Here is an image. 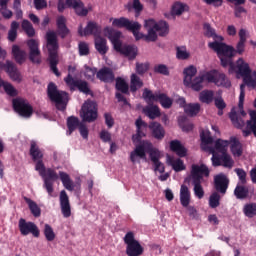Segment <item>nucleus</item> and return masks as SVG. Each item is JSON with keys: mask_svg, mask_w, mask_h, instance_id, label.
Listing matches in <instances>:
<instances>
[{"mask_svg": "<svg viewBox=\"0 0 256 256\" xmlns=\"http://www.w3.org/2000/svg\"><path fill=\"white\" fill-rule=\"evenodd\" d=\"M228 143L233 157H241L243 155V144L237 137H230V141H228Z\"/></svg>", "mask_w": 256, "mask_h": 256, "instance_id": "obj_25", "label": "nucleus"}, {"mask_svg": "<svg viewBox=\"0 0 256 256\" xmlns=\"http://www.w3.org/2000/svg\"><path fill=\"white\" fill-rule=\"evenodd\" d=\"M214 185L216 191L219 193H227V188L229 187V179L225 174H218L214 178Z\"/></svg>", "mask_w": 256, "mask_h": 256, "instance_id": "obj_24", "label": "nucleus"}, {"mask_svg": "<svg viewBox=\"0 0 256 256\" xmlns=\"http://www.w3.org/2000/svg\"><path fill=\"white\" fill-rule=\"evenodd\" d=\"M9 0H0V13L3 15L5 19H11L13 17V12L7 9V4Z\"/></svg>", "mask_w": 256, "mask_h": 256, "instance_id": "obj_49", "label": "nucleus"}, {"mask_svg": "<svg viewBox=\"0 0 256 256\" xmlns=\"http://www.w3.org/2000/svg\"><path fill=\"white\" fill-rule=\"evenodd\" d=\"M95 49L100 53V55H105V53L109 51V47H107V40L101 36H97L95 38Z\"/></svg>", "mask_w": 256, "mask_h": 256, "instance_id": "obj_37", "label": "nucleus"}, {"mask_svg": "<svg viewBox=\"0 0 256 256\" xmlns=\"http://www.w3.org/2000/svg\"><path fill=\"white\" fill-rule=\"evenodd\" d=\"M36 171H38L40 177H42L44 181V187L49 195V197H53V181H57L59 179V175L57 172L51 168L46 169L43 161H38L35 166Z\"/></svg>", "mask_w": 256, "mask_h": 256, "instance_id": "obj_7", "label": "nucleus"}, {"mask_svg": "<svg viewBox=\"0 0 256 256\" xmlns=\"http://www.w3.org/2000/svg\"><path fill=\"white\" fill-rule=\"evenodd\" d=\"M144 113L149 119H157V117H160L161 115L158 106H148L144 109Z\"/></svg>", "mask_w": 256, "mask_h": 256, "instance_id": "obj_47", "label": "nucleus"}, {"mask_svg": "<svg viewBox=\"0 0 256 256\" xmlns=\"http://www.w3.org/2000/svg\"><path fill=\"white\" fill-rule=\"evenodd\" d=\"M203 29L205 37L214 40L213 42L208 43V47L217 53L220 61H222L223 65H226L227 60H225V57L227 55H233V53H235V48L223 43V36L217 34L215 28L211 27V24L205 23Z\"/></svg>", "mask_w": 256, "mask_h": 256, "instance_id": "obj_3", "label": "nucleus"}, {"mask_svg": "<svg viewBox=\"0 0 256 256\" xmlns=\"http://www.w3.org/2000/svg\"><path fill=\"white\" fill-rule=\"evenodd\" d=\"M19 29V24L17 21L11 23V28L8 32V39L10 41H15L17 39V30Z\"/></svg>", "mask_w": 256, "mask_h": 256, "instance_id": "obj_54", "label": "nucleus"}, {"mask_svg": "<svg viewBox=\"0 0 256 256\" xmlns=\"http://www.w3.org/2000/svg\"><path fill=\"white\" fill-rule=\"evenodd\" d=\"M22 29L25 31L26 35L28 37H34L35 36V28H33V24L29 22V20H23L22 21Z\"/></svg>", "mask_w": 256, "mask_h": 256, "instance_id": "obj_51", "label": "nucleus"}, {"mask_svg": "<svg viewBox=\"0 0 256 256\" xmlns=\"http://www.w3.org/2000/svg\"><path fill=\"white\" fill-rule=\"evenodd\" d=\"M18 227L21 235L27 236L31 234L33 237H39L40 235V231L37 225L33 222H27L23 218L19 220Z\"/></svg>", "mask_w": 256, "mask_h": 256, "instance_id": "obj_19", "label": "nucleus"}, {"mask_svg": "<svg viewBox=\"0 0 256 256\" xmlns=\"http://www.w3.org/2000/svg\"><path fill=\"white\" fill-rule=\"evenodd\" d=\"M60 209L63 217H71V204L69 203V196L65 190L60 192Z\"/></svg>", "mask_w": 256, "mask_h": 256, "instance_id": "obj_23", "label": "nucleus"}, {"mask_svg": "<svg viewBox=\"0 0 256 256\" xmlns=\"http://www.w3.org/2000/svg\"><path fill=\"white\" fill-rule=\"evenodd\" d=\"M44 237L48 241H55V231H53V227L49 224L44 225Z\"/></svg>", "mask_w": 256, "mask_h": 256, "instance_id": "obj_53", "label": "nucleus"}, {"mask_svg": "<svg viewBox=\"0 0 256 256\" xmlns=\"http://www.w3.org/2000/svg\"><path fill=\"white\" fill-rule=\"evenodd\" d=\"M13 108L18 115L21 117L29 118L31 115H33V107H31V104L27 102V100L22 98H16L13 100Z\"/></svg>", "mask_w": 256, "mask_h": 256, "instance_id": "obj_16", "label": "nucleus"}, {"mask_svg": "<svg viewBox=\"0 0 256 256\" xmlns=\"http://www.w3.org/2000/svg\"><path fill=\"white\" fill-rule=\"evenodd\" d=\"M154 71L160 73V75H169V68L165 64L156 65Z\"/></svg>", "mask_w": 256, "mask_h": 256, "instance_id": "obj_61", "label": "nucleus"}, {"mask_svg": "<svg viewBox=\"0 0 256 256\" xmlns=\"http://www.w3.org/2000/svg\"><path fill=\"white\" fill-rule=\"evenodd\" d=\"M234 195L236 199H245L249 195V188L238 183L234 190Z\"/></svg>", "mask_w": 256, "mask_h": 256, "instance_id": "obj_44", "label": "nucleus"}, {"mask_svg": "<svg viewBox=\"0 0 256 256\" xmlns=\"http://www.w3.org/2000/svg\"><path fill=\"white\" fill-rule=\"evenodd\" d=\"M147 147H151V142L142 141L136 145L135 149L130 153V161L132 163H140L141 159L147 160Z\"/></svg>", "mask_w": 256, "mask_h": 256, "instance_id": "obj_15", "label": "nucleus"}, {"mask_svg": "<svg viewBox=\"0 0 256 256\" xmlns=\"http://www.w3.org/2000/svg\"><path fill=\"white\" fill-rule=\"evenodd\" d=\"M203 177H209V168L207 167V165L193 164L191 166L190 179L194 186V195L198 199H203V197H205V191L203 190V186L201 185Z\"/></svg>", "mask_w": 256, "mask_h": 256, "instance_id": "obj_5", "label": "nucleus"}, {"mask_svg": "<svg viewBox=\"0 0 256 256\" xmlns=\"http://www.w3.org/2000/svg\"><path fill=\"white\" fill-rule=\"evenodd\" d=\"M201 149L212 155L211 161L213 167H226V169H232L235 165V161L231 155L227 153L229 147V140L218 139L213 145V137L209 129L202 130L200 133Z\"/></svg>", "mask_w": 256, "mask_h": 256, "instance_id": "obj_2", "label": "nucleus"}, {"mask_svg": "<svg viewBox=\"0 0 256 256\" xmlns=\"http://www.w3.org/2000/svg\"><path fill=\"white\" fill-rule=\"evenodd\" d=\"M166 163L172 167L176 171V173H179L180 171H185V163L180 158H175L172 156L167 155L166 156Z\"/></svg>", "mask_w": 256, "mask_h": 256, "instance_id": "obj_28", "label": "nucleus"}, {"mask_svg": "<svg viewBox=\"0 0 256 256\" xmlns=\"http://www.w3.org/2000/svg\"><path fill=\"white\" fill-rule=\"evenodd\" d=\"M234 171L239 179V184L245 185L247 183V172L243 168H236Z\"/></svg>", "mask_w": 256, "mask_h": 256, "instance_id": "obj_55", "label": "nucleus"}, {"mask_svg": "<svg viewBox=\"0 0 256 256\" xmlns=\"http://www.w3.org/2000/svg\"><path fill=\"white\" fill-rule=\"evenodd\" d=\"M3 67L5 68L6 73L9 75L12 81H15L16 83H21L23 81L21 72L13 62L9 60H7L5 64L0 62V69H3ZM4 84L5 82L0 78V88L3 87Z\"/></svg>", "mask_w": 256, "mask_h": 256, "instance_id": "obj_14", "label": "nucleus"}, {"mask_svg": "<svg viewBox=\"0 0 256 256\" xmlns=\"http://www.w3.org/2000/svg\"><path fill=\"white\" fill-rule=\"evenodd\" d=\"M78 129H79L80 135H81V137H83V139H87V137H89V130L87 129V126L85 125L84 122L80 123V126Z\"/></svg>", "mask_w": 256, "mask_h": 256, "instance_id": "obj_62", "label": "nucleus"}, {"mask_svg": "<svg viewBox=\"0 0 256 256\" xmlns=\"http://www.w3.org/2000/svg\"><path fill=\"white\" fill-rule=\"evenodd\" d=\"M81 125V122L79 121V118L75 116H71L67 119V127L68 131L66 132L67 135H71L77 127L79 128Z\"/></svg>", "mask_w": 256, "mask_h": 256, "instance_id": "obj_40", "label": "nucleus"}, {"mask_svg": "<svg viewBox=\"0 0 256 256\" xmlns=\"http://www.w3.org/2000/svg\"><path fill=\"white\" fill-rule=\"evenodd\" d=\"M143 87V81L137 74H132L130 77V91L132 93H135L138 89H141Z\"/></svg>", "mask_w": 256, "mask_h": 256, "instance_id": "obj_41", "label": "nucleus"}, {"mask_svg": "<svg viewBox=\"0 0 256 256\" xmlns=\"http://www.w3.org/2000/svg\"><path fill=\"white\" fill-rule=\"evenodd\" d=\"M207 83H215L217 87H231V81L227 76L217 70L205 72Z\"/></svg>", "mask_w": 256, "mask_h": 256, "instance_id": "obj_12", "label": "nucleus"}, {"mask_svg": "<svg viewBox=\"0 0 256 256\" xmlns=\"http://www.w3.org/2000/svg\"><path fill=\"white\" fill-rule=\"evenodd\" d=\"M30 155L33 161H41L43 159V152H41L35 141H31Z\"/></svg>", "mask_w": 256, "mask_h": 256, "instance_id": "obj_39", "label": "nucleus"}, {"mask_svg": "<svg viewBox=\"0 0 256 256\" xmlns=\"http://www.w3.org/2000/svg\"><path fill=\"white\" fill-rule=\"evenodd\" d=\"M97 78L100 79V81H104V83H112V81L115 80V75L111 68L105 67L97 72Z\"/></svg>", "mask_w": 256, "mask_h": 256, "instance_id": "obj_30", "label": "nucleus"}, {"mask_svg": "<svg viewBox=\"0 0 256 256\" xmlns=\"http://www.w3.org/2000/svg\"><path fill=\"white\" fill-rule=\"evenodd\" d=\"M170 150L176 153L178 157H187V148L179 140L170 141Z\"/></svg>", "mask_w": 256, "mask_h": 256, "instance_id": "obj_29", "label": "nucleus"}, {"mask_svg": "<svg viewBox=\"0 0 256 256\" xmlns=\"http://www.w3.org/2000/svg\"><path fill=\"white\" fill-rule=\"evenodd\" d=\"M46 47L49 53V61H50V69L59 77L61 73H59V69H57V64L59 63V58L57 56V51L59 50V43L57 42V33L53 31H48L46 33Z\"/></svg>", "mask_w": 256, "mask_h": 256, "instance_id": "obj_6", "label": "nucleus"}, {"mask_svg": "<svg viewBox=\"0 0 256 256\" xmlns=\"http://www.w3.org/2000/svg\"><path fill=\"white\" fill-rule=\"evenodd\" d=\"M116 89L121 93L127 94L129 93V84L123 78L116 79Z\"/></svg>", "mask_w": 256, "mask_h": 256, "instance_id": "obj_50", "label": "nucleus"}, {"mask_svg": "<svg viewBox=\"0 0 256 256\" xmlns=\"http://www.w3.org/2000/svg\"><path fill=\"white\" fill-rule=\"evenodd\" d=\"M207 81L205 77V72L197 77H194L190 80L189 84H184L185 87H189L193 91H201L203 89V82Z\"/></svg>", "mask_w": 256, "mask_h": 256, "instance_id": "obj_27", "label": "nucleus"}, {"mask_svg": "<svg viewBox=\"0 0 256 256\" xmlns=\"http://www.w3.org/2000/svg\"><path fill=\"white\" fill-rule=\"evenodd\" d=\"M149 129L152 131V135L155 137V139H163V137H165V130L163 129V126L159 124V122L150 123Z\"/></svg>", "mask_w": 256, "mask_h": 256, "instance_id": "obj_34", "label": "nucleus"}, {"mask_svg": "<svg viewBox=\"0 0 256 256\" xmlns=\"http://www.w3.org/2000/svg\"><path fill=\"white\" fill-rule=\"evenodd\" d=\"M47 94L50 101L56 104L59 111H65L67 108V103L69 102V95L65 91H59L55 83L50 82L47 88Z\"/></svg>", "mask_w": 256, "mask_h": 256, "instance_id": "obj_8", "label": "nucleus"}, {"mask_svg": "<svg viewBox=\"0 0 256 256\" xmlns=\"http://www.w3.org/2000/svg\"><path fill=\"white\" fill-rule=\"evenodd\" d=\"M199 111H201V105H199V103H190L184 108V112L186 113V115H189V117H195V115H197Z\"/></svg>", "mask_w": 256, "mask_h": 256, "instance_id": "obj_45", "label": "nucleus"}, {"mask_svg": "<svg viewBox=\"0 0 256 256\" xmlns=\"http://www.w3.org/2000/svg\"><path fill=\"white\" fill-rule=\"evenodd\" d=\"M104 33L108 36V39L111 41L115 51L125 55V57H128V59H135V57H137V47L131 45H123L121 43V32L106 27L104 29Z\"/></svg>", "mask_w": 256, "mask_h": 256, "instance_id": "obj_4", "label": "nucleus"}, {"mask_svg": "<svg viewBox=\"0 0 256 256\" xmlns=\"http://www.w3.org/2000/svg\"><path fill=\"white\" fill-rule=\"evenodd\" d=\"M176 57L180 61H185V60L189 59V57H191V54L189 53V51H187V47L178 46L176 48Z\"/></svg>", "mask_w": 256, "mask_h": 256, "instance_id": "obj_48", "label": "nucleus"}, {"mask_svg": "<svg viewBox=\"0 0 256 256\" xmlns=\"http://www.w3.org/2000/svg\"><path fill=\"white\" fill-rule=\"evenodd\" d=\"M60 180L62 181V185L67 191H75V183L71 180V176L66 172H59Z\"/></svg>", "mask_w": 256, "mask_h": 256, "instance_id": "obj_33", "label": "nucleus"}, {"mask_svg": "<svg viewBox=\"0 0 256 256\" xmlns=\"http://www.w3.org/2000/svg\"><path fill=\"white\" fill-rule=\"evenodd\" d=\"M245 43L246 42L238 41V43L236 45V50L234 49V53L232 55L224 56L226 65L223 64V61H221L222 67H230V71L234 70L233 57H235V55H237V53H238V55H243V53H245Z\"/></svg>", "mask_w": 256, "mask_h": 256, "instance_id": "obj_22", "label": "nucleus"}, {"mask_svg": "<svg viewBox=\"0 0 256 256\" xmlns=\"http://www.w3.org/2000/svg\"><path fill=\"white\" fill-rule=\"evenodd\" d=\"M100 139L104 142V143H111V134L109 133V131L107 130H102L100 132Z\"/></svg>", "mask_w": 256, "mask_h": 256, "instance_id": "obj_63", "label": "nucleus"}, {"mask_svg": "<svg viewBox=\"0 0 256 256\" xmlns=\"http://www.w3.org/2000/svg\"><path fill=\"white\" fill-rule=\"evenodd\" d=\"M197 75V68L195 66H189L184 69V85H189L192 79H195Z\"/></svg>", "mask_w": 256, "mask_h": 256, "instance_id": "obj_38", "label": "nucleus"}, {"mask_svg": "<svg viewBox=\"0 0 256 256\" xmlns=\"http://www.w3.org/2000/svg\"><path fill=\"white\" fill-rule=\"evenodd\" d=\"M2 87L7 95H10V97H15V95H17V90H15L13 85H11L10 83L4 82Z\"/></svg>", "mask_w": 256, "mask_h": 256, "instance_id": "obj_58", "label": "nucleus"}, {"mask_svg": "<svg viewBox=\"0 0 256 256\" xmlns=\"http://www.w3.org/2000/svg\"><path fill=\"white\" fill-rule=\"evenodd\" d=\"M64 81L66 85L69 86L71 91H76V89H78L79 91H81V93H85L86 95H89V92L91 91L89 89V84H87L86 81L75 79L71 77L70 74H68V76L64 78Z\"/></svg>", "mask_w": 256, "mask_h": 256, "instance_id": "obj_17", "label": "nucleus"}, {"mask_svg": "<svg viewBox=\"0 0 256 256\" xmlns=\"http://www.w3.org/2000/svg\"><path fill=\"white\" fill-rule=\"evenodd\" d=\"M213 97H214V94H213V91L211 90H204L200 93V101L202 103H211L213 101Z\"/></svg>", "mask_w": 256, "mask_h": 256, "instance_id": "obj_52", "label": "nucleus"}, {"mask_svg": "<svg viewBox=\"0 0 256 256\" xmlns=\"http://www.w3.org/2000/svg\"><path fill=\"white\" fill-rule=\"evenodd\" d=\"M95 75H97V69L91 68L89 66H85L84 76L88 81H93L95 79Z\"/></svg>", "mask_w": 256, "mask_h": 256, "instance_id": "obj_56", "label": "nucleus"}, {"mask_svg": "<svg viewBox=\"0 0 256 256\" xmlns=\"http://www.w3.org/2000/svg\"><path fill=\"white\" fill-rule=\"evenodd\" d=\"M221 199V196L217 194V192L213 193L209 198V205L212 209H215L216 207H219V201Z\"/></svg>", "mask_w": 256, "mask_h": 256, "instance_id": "obj_57", "label": "nucleus"}, {"mask_svg": "<svg viewBox=\"0 0 256 256\" xmlns=\"http://www.w3.org/2000/svg\"><path fill=\"white\" fill-rule=\"evenodd\" d=\"M124 243L126 245V255L128 256H141L143 255L145 248L141 243L135 239V234L133 232H128L124 236Z\"/></svg>", "mask_w": 256, "mask_h": 256, "instance_id": "obj_10", "label": "nucleus"}, {"mask_svg": "<svg viewBox=\"0 0 256 256\" xmlns=\"http://www.w3.org/2000/svg\"><path fill=\"white\" fill-rule=\"evenodd\" d=\"M245 137H249L251 133L256 137V111H250V120L247 121L246 128L242 130Z\"/></svg>", "mask_w": 256, "mask_h": 256, "instance_id": "obj_26", "label": "nucleus"}, {"mask_svg": "<svg viewBox=\"0 0 256 256\" xmlns=\"http://www.w3.org/2000/svg\"><path fill=\"white\" fill-rule=\"evenodd\" d=\"M78 51L81 56L89 55V44L86 42H80L78 44Z\"/></svg>", "mask_w": 256, "mask_h": 256, "instance_id": "obj_59", "label": "nucleus"}, {"mask_svg": "<svg viewBox=\"0 0 256 256\" xmlns=\"http://www.w3.org/2000/svg\"><path fill=\"white\" fill-rule=\"evenodd\" d=\"M149 70V64H136V73L138 75H143L146 71Z\"/></svg>", "mask_w": 256, "mask_h": 256, "instance_id": "obj_64", "label": "nucleus"}, {"mask_svg": "<svg viewBox=\"0 0 256 256\" xmlns=\"http://www.w3.org/2000/svg\"><path fill=\"white\" fill-rule=\"evenodd\" d=\"M113 27H118L119 29L125 27L128 31H131L136 39H144L147 43H155L157 41V33L160 37H165L169 33V24L165 21H155L154 19H148L144 22V29H146L147 34H143L141 31V24L139 22L131 21L125 17L121 18H110Z\"/></svg>", "mask_w": 256, "mask_h": 256, "instance_id": "obj_1", "label": "nucleus"}, {"mask_svg": "<svg viewBox=\"0 0 256 256\" xmlns=\"http://www.w3.org/2000/svg\"><path fill=\"white\" fill-rule=\"evenodd\" d=\"M29 49V59L31 63L40 65L42 61L41 50H39V41L35 39H30L27 41Z\"/></svg>", "mask_w": 256, "mask_h": 256, "instance_id": "obj_18", "label": "nucleus"}, {"mask_svg": "<svg viewBox=\"0 0 256 256\" xmlns=\"http://www.w3.org/2000/svg\"><path fill=\"white\" fill-rule=\"evenodd\" d=\"M180 203L182 207H189L191 203V191L189 187L184 184L180 187Z\"/></svg>", "mask_w": 256, "mask_h": 256, "instance_id": "obj_31", "label": "nucleus"}, {"mask_svg": "<svg viewBox=\"0 0 256 256\" xmlns=\"http://www.w3.org/2000/svg\"><path fill=\"white\" fill-rule=\"evenodd\" d=\"M101 31V26L95 22H89L84 30L83 27L78 29V33L81 37H87V35H93L95 38L100 37L99 35H101Z\"/></svg>", "mask_w": 256, "mask_h": 256, "instance_id": "obj_20", "label": "nucleus"}, {"mask_svg": "<svg viewBox=\"0 0 256 256\" xmlns=\"http://www.w3.org/2000/svg\"><path fill=\"white\" fill-rule=\"evenodd\" d=\"M239 41L242 43H247V40L249 39V31L247 29L242 28L238 32Z\"/></svg>", "mask_w": 256, "mask_h": 256, "instance_id": "obj_60", "label": "nucleus"}, {"mask_svg": "<svg viewBox=\"0 0 256 256\" xmlns=\"http://www.w3.org/2000/svg\"><path fill=\"white\" fill-rule=\"evenodd\" d=\"M67 20L63 16H59L56 20V25L58 27V33L64 39V37H67L69 35V29L67 28Z\"/></svg>", "mask_w": 256, "mask_h": 256, "instance_id": "obj_35", "label": "nucleus"}, {"mask_svg": "<svg viewBox=\"0 0 256 256\" xmlns=\"http://www.w3.org/2000/svg\"><path fill=\"white\" fill-rule=\"evenodd\" d=\"M136 125V134H134L132 136V141L134 143V145H137V143H141V139H143V137H145L146 133H147V123H145V121H142L141 118H138L135 122Z\"/></svg>", "mask_w": 256, "mask_h": 256, "instance_id": "obj_21", "label": "nucleus"}, {"mask_svg": "<svg viewBox=\"0 0 256 256\" xmlns=\"http://www.w3.org/2000/svg\"><path fill=\"white\" fill-rule=\"evenodd\" d=\"M65 7H72L75 13L78 14L80 17H86L89 13V10L85 8V4L81 1L77 0H59L58 2V11L63 13L65 11Z\"/></svg>", "mask_w": 256, "mask_h": 256, "instance_id": "obj_11", "label": "nucleus"}, {"mask_svg": "<svg viewBox=\"0 0 256 256\" xmlns=\"http://www.w3.org/2000/svg\"><path fill=\"white\" fill-rule=\"evenodd\" d=\"M143 99L147 103H155L159 101L163 109H171L173 106V99H171L167 94L161 92H155L145 88L142 94Z\"/></svg>", "mask_w": 256, "mask_h": 256, "instance_id": "obj_9", "label": "nucleus"}, {"mask_svg": "<svg viewBox=\"0 0 256 256\" xmlns=\"http://www.w3.org/2000/svg\"><path fill=\"white\" fill-rule=\"evenodd\" d=\"M243 213L245 217L253 219L256 215V203H247L243 207Z\"/></svg>", "mask_w": 256, "mask_h": 256, "instance_id": "obj_46", "label": "nucleus"}, {"mask_svg": "<svg viewBox=\"0 0 256 256\" xmlns=\"http://www.w3.org/2000/svg\"><path fill=\"white\" fill-rule=\"evenodd\" d=\"M81 117L83 121H86L87 123H93V121H97V103L91 100H87L82 106Z\"/></svg>", "mask_w": 256, "mask_h": 256, "instance_id": "obj_13", "label": "nucleus"}, {"mask_svg": "<svg viewBox=\"0 0 256 256\" xmlns=\"http://www.w3.org/2000/svg\"><path fill=\"white\" fill-rule=\"evenodd\" d=\"M185 11H189V6L183 2H175L171 7L173 17L183 15Z\"/></svg>", "mask_w": 256, "mask_h": 256, "instance_id": "obj_36", "label": "nucleus"}, {"mask_svg": "<svg viewBox=\"0 0 256 256\" xmlns=\"http://www.w3.org/2000/svg\"><path fill=\"white\" fill-rule=\"evenodd\" d=\"M146 151L149 153V157L152 163H157L159 159H161V151H159L157 148H154L153 144L150 143V146H146Z\"/></svg>", "mask_w": 256, "mask_h": 256, "instance_id": "obj_42", "label": "nucleus"}, {"mask_svg": "<svg viewBox=\"0 0 256 256\" xmlns=\"http://www.w3.org/2000/svg\"><path fill=\"white\" fill-rule=\"evenodd\" d=\"M24 201L27 203L32 215L34 217H41V208L30 198L24 197Z\"/></svg>", "mask_w": 256, "mask_h": 256, "instance_id": "obj_43", "label": "nucleus"}, {"mask_svg": "<svg viewBox=\"0 0 256 256\" xmlns=\"http://www.w3.org/2000/svg\"><path fill=\"white\" fill-rule=\"evenodd\" d=\"M12 55L16 63L19 65H23V62L27 59V52H25V50H21L17 45L12 46Z\"/></svg>", "mask_w": 256, "mask_h": 256, "instance_id": "obj_32", "label": "nucleus"}]
</instances>
